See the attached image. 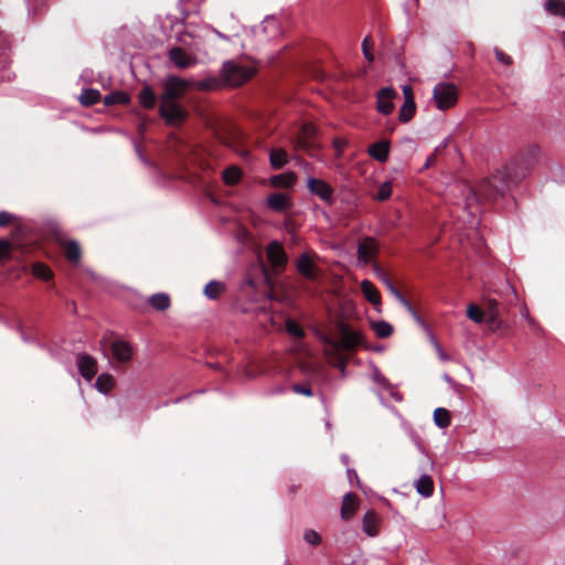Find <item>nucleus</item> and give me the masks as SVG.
I'll return each mask as SVG.
<instances>
[{
	"label": "nucleus",
	"instance_id": "nucleus-20",
	"mask_svg": "<svg viewBox=\"0 0 565 565\" xmlns=\"http://www.w3.org/2000/svg\"><path fill=\"white\" fill-rule=\"evenodd\" d=\"M361 290L364 297L375 307L381 305V296L379 290L370 280H363L361 282Z\"/></svg>",
	"mask_w": 565,
	"mask_h": 565
},
{
	"label": "nucleus",
	"instance_id": "nucleus-31",
	"mask_svg": "<svg viewBox=\"0 0 565 565\" xmlns=\"http://www.w3.org/2000/svg\"><path fill=\"white\" fill-rule=\"evenodd\" d=\"M32 274L42 280H51L53 278V271L43 263H34L32 265Z\"/></svg>",
	"mask_w": 565,
	"mask_h": 565
},
{
	"label": "nucleus",
	"instance_id": "nucleus-11",
	"mask_svg": "<svg viewBox=\"0 0 565 565\" xmlns=\"http://www.w3.org/2000/svg\"><path fill=\"white\" fill-rule=\"evenodd\" d=\"M502 305L497 298H488L486 300V309L484 313L488 318V322L492 326H500L502 323L501 320V310Z\"/></svg>",
	"mask_w": 565,
	"mask_h": 565
},
{
	"label": "nucleus",
	"instance_id": "nucleus-53",
	"mask_svg": "<svg viewBox=\"0 0 565 565\" xmlns=\"http://www.w3.org/2000/svg\"><path fill=\"white\" fill-rule=\"evenodd\" d=\"M285 391H286L285 387L277 386V387H275L274 390L270 391V394H282V393H285Z\"/></svg>",
	"mask_w": 565,
	"mask_h": 565
},
{
	"label": "nucleus",
	"instance_id": "nucleus-7",
	"mask_svg": "<svg viewBox=\"0 0 565 565\" xmlns=\"http://www.w3.org/2000/svg\"><path fill=\"white\" fill-rule=\"evenodd\" d=\"M76 365L81 375L87 382H90L97 374V361L85 352H81L76 355Z\"/></svg>",
	"mask_w": 565,
	"mask_h": 565
},
{
	"label": "nucleus",
	"instance_id": "nucleus-22",
	"mask_svg": "<svg viewBox=\"0 0 565 565\" xmlns=\"http://www.w3.org/2000/svg\"><path fill=\"white\" fill-rule=\"evenodd\" d=\"M115 385V379L108 373H102L97 376L95 387L103 394H108Z\"/></svg>",
	"mask_w": 565,
	"mask_h": 565
},
{
	"label": "nucleus",
	"instance_id": "nucleus-16",
	"mask_svg": "<svg viewBox=\"0 0 565 565\" xmlns=\"http://www.w3.org/2000/svg\"><path fill=\"white\" fill-rule=\"evenodd\" d=\"M267 206L275 212H285L289 207V198L285 193H273L267 198Z\"/></svg>",
	"mask_w": 565,
	"mask_h": 565
},
{
	"label": "nucleus",
	"instance_id": "nucleus-52",
	"mask_svg": "<svg viewBox=\"0 0 565 565\" xmlns=\"http://www.w3.org/2000/svg\"><path fill=\"white\" fill-rule=\"evenodd\" d=\"M437 347V350H438V353H439V358L444 361H447L448 360V356L445 354V352L441 350V348L439 347V344L437 343L436 344Z\"/></svg>",
	"mask_w": 565,
	"mask_h": 565
},
{
	"label": "nucleus",
	"instance_id": "nucleus-41",
	"mask_svg": "<svg viewBox=\"0 0 565 565\" xmlns=\"http://www.w3.org/2000/svg\"><path fill=\"white\" fill-rule=\"evenodd\" d=\"M398 302L412 315V317L418 322V323H423L422 321V318L417 313V311L415 310V308L412 306V303L405 298L403 297L402 299L398 300Z\"/></svg>",
	"mask_w": 565,
	"mask_h": 565
},
{
	"label": "nucleus",
	"instance_id": "nucleus-44",
	"mask_svg": "<svg viewBox=\"0 0 565 565\" xmlns=\"http://www.w3.org/2000/svg\"><path fill=\"white\" fill-rule=\"evenodd\" d=\"M370 36H366L363 42H362V51H363V55L364 57L369 61V62H372L374 60V56L373 54L371 53L370 51Z\"/></svg>",
	"mask_w": 565,
	"mask_h": 565
},
{
	"label": "nucleus",
	"instance_id": "nucleus-1",
	"mask_svg": "<svg viewBox=\"0 0 565 565\" xmlns=\"http://www.w3.org/2000/svg\"><path fill=\"white\" fill-rule=\"evenodd\" d=\"M541 149L537 145L527 146L520 157L514 158L502 168L483 179L477 189L465 184L466 205L471 206L472 202H492L503 196L511 185L519 184L529 173L531 166L540 157Z\"/></svg>",
	"mask_w": 565,
	"mask_h": 565
},
{
	"label": "nucleus",
	"instance_id": "nucleus-33",
	"mask_svg": "<svg viewBox=\"0 0 565 565\" xmlns=\"http://www.w3.org/2000/svg\"><path fill=\"white\" fill-rule=\"evenodd\" d=\"M372 329L379 338H388L393 333V327L386 321L372 322Z\"/></svg>",
	"mask_w": 565,
	"mask_h": 565
},
{
	"label": "nucleus",
	"instance_id": "nucleus-27",
	"mask_svg": "<svg viewBox=\"0 0 565 565\" xmlns=\"http://www.w3.org/2000/svg\"><path fill=\"white\" fill-rule=\"evenodd\" d=\"M100 98V93L94 88L83 89L82 94L79 95V102L84 106H92L99 102Z\"/></svg>",
	"mask_w": 565,
	"mask_h": 565
},
{
	"label": "nucleus",
	"instance_id": "nucleus-25",
	"mask_svg": "<svg viewBox=\"0 0 565 565\" xmlns=\"http://www.w3.org/2000/svg\"><path fill=\"white\" fill-rule=\"evenodd\" d=\"M225 291V285L217 280H211L204 288V295L211 300H216Z\"/></svg>",
	"mask_w": 565,
	"mask_h": 565
},
{
	"label": "nucleus",
	"instance_id": "nucleus-3",
	"mask_svg": "<svg viewBox=\"0 0 565 565\" xmlns=\"http://www.w3.org/2000/svg\"><path fill=\"white\" fill-rule=\"evenodd\" d=\"M338 331L340 335L339 341L333 342L327 337L324 338V341L329 344H332L337 349H342L345 351H353L363 344V334L359 331L352 330L350 324L340 322L338 326Z\"/></svg>",
	"mask_w": 565,
	"mask_h": 565
},
{
	"label": "nucleus",
	"instance_id": "nucleus-12",
	"mask_svg": "<svg viewBox=\"0 0 565 565\" xmlns=\"http://www.w3.org/2000/svg\"><path fill=\"white\" fill-rule=\"evenodd\" d=\"M380 518L374 510L365 512L362 519V530L367 536H376L379 534Z\"/></svg>",
	"mask_w": 565,
	"mask_h": 565
},
{
	"label": "nucleus",
	"instance_id": "nucleus-10",
	"mask_svg": "<svg viewBox=\"0 0 565 565\" xmlns=\"http://www.w3.org/2000/svg\"><path fill=\"white\" fill-rule=\"evenodd\" d=\"M113 358L119 363H127L132 358L131 345L124 340H116L110 345Z\"/></svg>",
	"mask_w": 565,
	"mask_h": 565
},
{
	"label": "nucleus",
	"instance_id": "nucleus-2",
	"mask_svg": "<svg viewBox=\"0 0 565 565\" xmlns=\"http://www.w3.org/2000/svg\"><path fill=\"white\" fill-rule=\"evenodd\" d=\"M189 86V81L177 75H168L162 82L163 92L159 96V115L167 125H178L185 119V111L179 99Z\"/></svg>",
	"mask_w": 565,
	"mask_h": 565
},
{
	"label": "nucleus",
	"instance_id": "nucleus-54",
	"mask_svg": "<svg viewBox=\"0 0 565 565\" xmlns=\"http://www.w3.org/2000/svg\"><path fill=\"white\" fill-rule=\"evenodd\" d=\"M217 36L221 38V39H224V40H227V36L224 35L223 33L221 32H216Z\"/></svg>",
	"mask_w": 565,
	"mask_h": 565
},
{
	"label": "nucleus",
	"instance_id": "nucleus-17",
	"mask_svg": "<svg viewBox=\"0 0 565 565\" xmlns=\"http://www.w3.org/2000/svg\"><path fill=\"white\" fill-rule=\"evenodd\" d=\"M375 253V241L371 237H367L363 243H360L358 246L359 259L362 260L364 264H369L371 262L372 256Z\"/></svg>",
	"mask_w": 565,
	"mask_h": 565
},
{
	"label": "nucleus",
	"instance_id": "nucleus-18",
	"mask_svg": "<svg viewBox=\"0 0 565 565\" xmlns=\"http://www.w3.org/2000/svg\"><path fill=\"white\" fill-rule=\"evenodd\" d=\"M138 99L143 108L152 109L156 106L158 96L150 85H143L138 95Z\"/></svg>",
	"mask_w": 565,
	"mask_h": 565
},
{
	"label": "nucleus",
	"instance_id": "nucleus-4",
	"mask_svg": "<svg viewBox=\"0 0 565 565\" xmlns=\"http://www.w3.org/2000/svg\"><path fill=\"white\" fill-rule=\"evenodd\" d=\"M253 75V71L246 66L227 61L223 64L222 76L224 81L232 86H239L247 82Z\"/></svg>",
	"mask_w": 565,
	"mask_h": 565
},
{
	"label": "nucleus",
	"instance_id": "nucleus-51",
	"mask_svg": "<svg viewBox=\"0 0 565 565\" xmlns=\"http://www.w3.org/2000/svg\"><path fill=\"white\" fill-rule=\"evenodd\" d=\"M348 477L350 479V482H352V478H355L356 481H359L358 473L354 469H348Z\"/></svg>",
	"mask_w": 565,
	"mask_h": 565
},
{
	"label": "nucleus",
	"instance_id": "nucleus-49",
	"mask_svg": "<svg viewBox=\"0 0 565 565\" xmlns=\"http://www.w3.org/2000/svg\"><path fill=\"white\" fill-rule=\"evenodd\" d=\"M507 289L509 290V295L507 296V301L511 305L514 301H516L518 297H516V294H515V291L513 290V288L511 286L508 285Z\"/></svg>",
	"mask_w": 565,
	"mask_h": 565
},
{
	"label": "nucleus",
	"instance_id": "nucleus-8",
	"mask_svg": "<svg viewBox=\"0 0 565 565\" xmlns=\"http://www.w3.org/2000/svg\"><path fill=\"white\" fill-rule=\"evenodd\" d=\"M169 60L180 70L189 68L196 63V58L189 55L182 47L173 46L168 52Z\"/></svg>",
	"mask_w": 565,
	"mask_h": 565
},
{
	"label": "nucleus",
	"instance_id": "nucleus-37",
	"mask_svg": "<svg viewBox=\"0 0 565 565\" xmlns=\"http://www.w3.org/2000/svg\"><path fill=\"white\" fill-rule=\"evenodd\" d=\"M467 317L473 322L480 323L483 321L486 313L476 305H469L467 308Z\"/></svg>",
	"mask_w": 565,
	"mask_h": 565
},
{
	"label": "nucleus",
	"instance_id": "nucleus-36",
	"mask_svg": "<svg viewBox=\"0 0 565 565\" xmlns=\"http://www.w3.org/2000/svg\"><path fill=\"white\" fill-rule=\"evenodd\" d=\"M241 179V170L237 167H230L223 171V181L233 185Z\"/></svg>",
	"mask_w": 565,
	"mask_h": 565
},
{
	"label": "nucleus",
	"instance_id": "nucleus-14",
	"mask_svg": "<svg viewBox=\"0 0 565 565\" xmlns=\"http://www.w3.org/2000/svg\"><path fill=\"white\" fill-rule=\"evenodd\" d=\"M297 270L309 280L316 279V268L311 258L307 254H301L297 259Z\"/></svg>",
	"mask_w": 565,
	"mask_h": 565
},
{
	"label": "nucleus",
	"instance_id": "nucleus-50",
	"mask_svg": "<svg viewBox=\"0 0 565 565\" xmlns=\"http://www.w3.org/2000/svg\"><path fill=\"white\" fill-rule=\"evenodd\" d=\"M374 380L381 384H384L387 382L386 379L377 370L374 374Z\"/></svg>",
	"mask_w": 565,
	"mask_h": 565
},
{
	"label": "nucleus",
	"instance_id": "nucleus-6",
	"mask_svg": "<svg viewBox=\"0 0 565 565\" xmlns=\"http://www.w3.org/2000/svg\"><path fill=\"white\" fill-rule=\"evenodd\" d=\"M307 186L313 195H317L323 202L329 205L333 203V189L326 181L310 177L307 179Z\"/></svg>",
	"mask_w": 565,
	"mask_h": 565
},
{
	"label": "nucleus",
	"instance_id": "nucleus-40",
	"mask_svg": "<svg viewBox=\"0 0 565 565\" xmlns=\"http://www.w3.org/2000/svg\"><path fill=\"white\" fill-rule=\"evenodd\" d=\"M391 194H392V184H391V182H384L380 186V189H379V191L376 193V199L379 201H385V200H387L391 196Z\"/></svg>",
	"mask_w": 565,
	"mask_h": 565
},
{
	"label": "nucleus",
	"instance_id": "nucleus-29",
	"mask_svg": "<svg viewBox=\"0 0 565 565\" xmlns=\"http://www.w3.org/2000/svg\"><path fill=\"white\" fill-rule=\"evenodd\" d=\"M544 9L553 15L565 18V1L564 0H546Z\"/></svg>",
	"mask_w": 565,
	"mask_h": 565
},
{
	"label": "nucleus",
	"instance_id": "nucleus-45",
	"mask_svg": "<svg viewBox=\"0 0 565 565\" xmlns=\"http://www.w3.org/2000/svg\"><path fill=\"white\" fill-rule=\"evenodd\" d=\"M291 388L297 394H302V395H306V396H312L313 395L312 390L310 388V386H307V385L294 384Z\"/></svg>",
	"mask_w": 565,
	"mask_h": 565
},
{
	"label": "nucleus",
	"instance_id": "nucleus-13",
	"mask_svg": "<svg viewBox=\"0 0 565 565\" xmlns=\"http://www.w3.org/2000/svg\"><path fill=\"white\" fill-rule=\"evenodd\" d=\"M267 256L275 267H282L286 264V254L278 242H271L267 247Z\"/></svg>",
	"mask_w": 565,
	"mask_h": 565
},
{
	"label": "nucleus",
	"instance_id": "nucleus-15",
	"mask_svg": "<svg viewBox=\"0 0 565 565\" xmlns=\"http://www.w3.org/2000/svg\"><path fill=\"white\" fill-rule=\"evenodd\" d=\"M391 143L388 140H381L370 146L369 154L379 162H385L388 158Z\"/></svg>",
	"mask_w": 565,
	"mask_h": 565
},
{
	"label": "nucleus",
	"instance_id": "nucleus-24",
	"mask_svg": "<svg viewBox=\"0 0 565 565\" xmlns=\"http://www.w3.org/2000/svg\"><path fill=\"white\" fill-rule=\"evenodd\" d=\"M65 257L72 262L77 263L81 259V247L76 241L70 239L64 243Z\"/></svg>",
	"mask_w": 565,
	"mask_h": 565
},
{
	"label": "nucleus",
	"instance_id": "nucleus-34",
	"mask_svg": "<svg viewBox=\"0 0 565 565\" xmlns=\"http://www.w3.org/2000/svg\"><path fill=\"white\" fill-rule=\"evenodd\" d=\"M416 104L404 102L399 109L398 119L401 122H408L415 115Z\"/></svg>",
	"mask_w": 565,
	"mask_h": 565
},
{
	"label": "nucleus",
	"instance_id": "nucleus-23",
	"mask_svg": "<svg viewBox=\"0 0 565 565\" xmlns=\"http://www.w3.org/2000/svg\"><path fill=\"white\" fill-rule=\"evenodd\" d=\"M269 161L274 169H281L288 161L287 152L281 148L271 149Z\"/></svg>",
	"mask_w": 565,
	"mask_h": 565
},
{
	"label": "nucleus",
	"instance_id": "nucleus-30",
	"mask_svg": "<svg viewBox=\"0 0 565 565\" xmlns=\"http://www.w3.org/2000/svg\"><path fill=\"white\" fill-rule=\"evenodd\" d=\"M296 182V175L292 172L277 174L271 178V184L275 186L290 188Z\"/></svg>",
	"mask_w": 565,
	"mask_h": 565
},
{
	"label": "nucleus",
	"instance_id": "nucleus-42",
	"mask_svg": "<svg viewBox=\"0 0 565 565\" xmlns=\"http://www.w3.org/2000/svg\"><path fill=\"white\" fill-rule=\"evenodd\" d=\"M14 220H17V216L14 214L9 213L7 211L0 212V227L8 226Z\"/></svg>",
	"mask_w": 565,
	"mask_h": 565
},
{
	"label": "nucleus",
	"instance_id": "nucleus-35",
	"mask_svg": "<svg viewBox=\"0 0 565 565\" xmlns=\"http://www.w3.org/2000/svg\"><path fill=\"white\" fill-rule=\"evenodd\" d=\"M128 102V97L122 92H113L104 97V104L106 106H113L116 104H126Z\"/></svg>",
	"mask_w": 565,
	"mask_h": 565
},
{
	"label": "nucleus",
	"instance_id": "nucleus-21",
	"mask_svg": "<svg viewBox=\"0 0 565 565\" xmlns=\"http://www.w3.org/2000/svg\"><path fill=\"white\" fill-rule=\"evenodd\" d=\"M415 487L417 492L424 498H429L434 492V482L428 475L420 476L415 482Z\"/></svg>",
	"mask_w": 565,
	"mask_h": 565
},
{
	"label": "nucleus",
	"instance_id": "nucleus-39",
	"mask_svg": "<svg viewBox=\"0 0 565 565\" xmlns=\"http://www.w3.org/2000/svg\"><path fill=\"white\" fill-rule=\"evenodd\" d=\"M303 540L312 546H318L321 543V537L315 530H306L303 532Z\"/></svg>",
	"mask_w": 565,
	"mask_h": 565
},
{
	"label": "nucleus",
	"instance_id": "nucleus-32",
	"mask_svg": "<svg viewBox=\"0 0 565 565\" xmlns=\"http://www.w3.org/2000/svg\"><path fill=\"white\" fill-rule=\"evenodd\" d=\"M375 271L380 276L385 287L396 298L397 301L404 297V295L395 287L393 281L384 273H382L381 268L377 265H375Z\"/></svg>",
	"mask_w": 565,
	"mask_h": 565
},
{
	"label": "nucleus",
	"instance_id": "nucleus-48",
	"mask_svg": "<svg viewBox=\"0 0 565 565\" xmlns=\"http://www.w3.org/2000/svg\"><path fill=\"white\" fill-rule=\"evenodd\" d=\"M333 146L335 148L337 154L341 156L343 148L347 146V141L344 139H334Z\"/></svg>",
	"mask_w": 565,
	"mask_h": 565
},
{
	"label": "nucleus",
	"instance_id": "nucleus-38",
	"mask_svg": "<svg viewBox=\"0 0 565 565\" xmlns=\"http://www.w3.org/2000/svg\"><path fill=\"white\" fill-rule=\"evenodd\" d=\"M286 330L290 335L295 338L302 339L305 337V331L302 328L291 319L287 320Z\"/></svg>",
	"mask_w": 565,
	"mask_h": 565
},
{
	"label": "nucleus",
	"instance_id": "nucleus-19",
	"mask_svg": "<svg viewBox=\"0 0 565 565\" xmlns=\"http://www.w3.org/2000/svg\"><path fill=\"white\" fill-rule=\"evenodd\" d=\"M356 495L352 492H348L343 497L342 507H341V518L345 521L350 520L356 509Z\"/></svg>",
	"mask_w": 565,
	"mask_h": 565
},
{
	"label": "nucleus",
	"instance_id": "nucleus-47",
	"mask_svg": "<svg viewBox=\"0 0 565 565\" xmlns=\"http://www.w3.org/2000/svg\"><path fill=\"white\" fill-rule=\"evenodd\" d=\"M10 250V243L6 239H0V259L4 257Z\"/></svg>",
	"mask_w": 565,
	"mask_h": 565
},
{
	"label": "nucleus",
	"instance_id": "nucleus-5",
	"mask_svg": "<svg viewBox=\"0 0 565 565\" xmlns=\"http://www.w3.org/2000/svg\"><path fill=\"white\" fill-rule=\"evenodd\" d=\"M433 98L438 109L446 110L457 103V87L451 83H438L434 87Z\"/></svg>",
	"mask_w": 565,
	"mask_h": 565
},
{
	"label": "nucleus",
	"instance_id": "nucleus-9",
	"mask_svg": "<svg viewBox=\"0 0 565 565\" xmlns=\"http://www.w3.org/2000/svg\"><path fill=\"white\" fill-rule=\"evenodd\" d=\"M397 96V93L392 87H383L377 92L376 109L383 115H390L394 109L392 99Z\"/></svg>",
	"mask_w": 565,
	"mask_h": 565
},
{
	"label": "nucleus",
	"instance_id": "nucleus-28",
	"mask_svg": "<svg viewBox=\"0 0 565 565\" xmlns=\"http://www.w3.org/2000/svg\"><path fill=\"white\" fill-rule=\"evenodd\" d=\"M434 423L439 428H447L450 425V413L444 407H438L434 412Z\"/></svg>",
	"mask_w": 565,
	"mask_h": 565
},
{
	"label": "nucleus",
	"instance_id": "nucleus-43",
	"mask_svg": "<svg viewBox=\"0 0 565 565\" xmlns=\"http://www.w3.org/2000/svg\"><path fill=\"white\" fill-rule=\"evenodd\" d=\"M494 54H495L497 60L500 63H502L504 65H510L512 63V57L510 55H508L507 53H504L503 51H501L500 49L495 47Z\"/></svg>",
	"mask_w": 565,
	"mask_h": 565
},
{
	"label": "nucleus",
	"instance_id": "nucleus-26",
	"mask_svg": "<svg viewBox=\"0 0 565 565\" xmlns=\"http://www.w3.org/2000/svg\"><path fill=\"white\" fill-rule=\"evenodd\" d=\"M149 303L152 308L164 311L170 307V297L166 292H158L149 298Z\"/></svg>",
	"mask_w": 565,
	"mask_h": 565
},
{
	"label": "nucleus",
	"instance_id": "nucleus-46",
	"mask_svg": "<svg viewBox=\"0 0 565 565\" xmlns=\"http://www.w3.org/2000/svg\"><path fill=\"white\" fill-rule=\"evenodd\" d=\"M403 95H404V102L415 103L414 93L409 85L403 86Z\"/></svg>",
	"mask_w": 565,
	"mask_h": 565
},
{
	"label": "nucleus",
	"instance_id": "nucleus-55",
	"mask_svg": "<svg viewBox=\"0 0 565 565\" xmlns=\"http://www.w3.org/2000/svg\"><path fill=\"white\" fill-rule=\"evenodd\" d=\"M269 22L273 23V24H276V21L274 19L270 20Z\"/></svg>",
	"mask_w": 565,
	"mask_h": 565
}]
</instances>
